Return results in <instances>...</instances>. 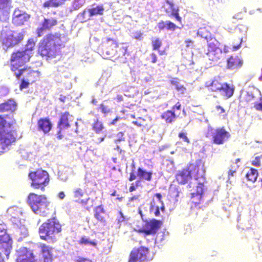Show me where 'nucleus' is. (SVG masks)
<instances>
[{
  "label": "nucleus",
  "mask_w": 262,
  "mask_h": 262,
  "mask_svg": "<svg viewBox=\"0 0 262 262\" xmlns=\"http://www.w3.org/2000/svg\"><path fill=\"white\" fill-rule=\"evenodd\" d=\"M259 157H256L254 160L252 161V164L255 166H260V160Z\"/></svg>",
  "instance_id": "obj_47"
},
{
  "label": "nucleus",
  "mask_w": 262,
  "mask_h": 262,
  "mask_svg": "<svg viewBox=\"0 0 262 262\" xmlns=\"http://www.w3.org/2000/svg\"><path fill=\"white\" fill-rule=\"evenodd\" d=\"M58 197L60 199H63L65 197L64 193L63 191H61L58 193Z\"/></svg>",
  "instance_id": "obj_62"
},
{
  "label": "nucleus",
  "mask_w": 262,
  "mask_h": 262,
  "mask_svg": "<svg viewBox=\"0 0 262 262\" xmlns=\"http://www.w3.org/2000/svg\"><path fill=\"white\" fill-rule=\"evenodd\" d=\"M139 181H136L135 185H134V184H132L131 185V186L129 187V191L130 192H133V191H135L136 189V188L139 186Z\"/></svg>",
  "instance_id": "obj_49"
},
{
  "label": "nucleus",
  "mask_w": 262,
  "mask_h": 262,
  "mask_svg": "<svg viewBox=\"0 0 262 262\" xmlns=\"http://www.w3.org/2000/svg\"><path fill=\"white\" fill-rule=\"evenodd\" d=\"M78 243L80 245L91 246L96 247L97 246V242L96 240H92L89 237L85 235H82L78 241Z\"/></svg>",
  "instance_id": "obj_31"
},
{
  "label": "nucleus",
  "mask_w": 262,
  "mask_h": 262,
  "mask_svg": "<svg viewBox=\"0 0 262 262\" xmlns=\"http://www.w3.org/2000/svg\"><path fill=\"white\" fill-rule=\"evenodd\" d=\"M52 124L48 118H41L37 121V129L44 134L48 133L52 129Z\"/></svg>",
  "instance_id": "obj_24"
},
{
  "label": "nucleus",
  "mask_w": 262,
  "mask_h": 262,
  "mask_svg": "<svg viewBox=\"0 0 262 262\" xmlns=\"http://www.w3.org/2000/svg\"><path fill=\"white\" fill-rule=\"evenodd\" d=\"M62 5L61 2H56L55 0H48L44 2L42 6L44 8L54 7L56 8Z\"/></svg>",
  "instance_id": "obj_37"
},
{
  "label": "nucleus",
  "mask_w": 262,
  "mask_h": 262,
  "mask_svg": "<svg viewBox=\"0 0 262 262\" xmlns=\"http://www.w3.org/2000/svg\"><path fill=\"white\" fill-rule=\"evenodd\" d=\"M150 56L151 59V62L152 63H155L157 61L158 58L156 54L152 52L150 54Z\"/></svg>",
  "instance_id": "obj_51"
},
{
  "label": "nucleus",
  "mask_w": 262,
  "mask_h": 262,
  "mask_svg": "<svg viewBox=\"0 0 262 262\" xmlns=\"http://www.w3.org/2000/svg\"><path fill=\"white\" fill-rule=\"evenodd\" d=\"M158 27L160 31L166 29L168 31H174L177 29L179 28L176 24L170 20L165 22L163 20L160 21L158 24Z\"/></svg>",
  "instance_id": "obj_29"
},
{
  "label": "nucleus",
  "mask_w": 262,
  "mask_h": 262,
  "mask_svg": "<svg viewBox=\"0 0 262 262\" xmlns=\"http://www.w3.org/2000/svg\"><path fill=\"white\" fill-rule=\"evenodd\" d=\"M170 17H174L176 20L182 25V18L179 14V9L178 8L173 9L171 13L169 15Z\"/></svg>",
  "instance_id": "obj_38"
},
{
  "label": "nucleus",
  "mask_w": 262,
  "mask_h": 262,
  "mask_svg": "<svg viewBox=\"0 0 262 262\" xmlns=\"http://www.w3.org/2000/svg\"><path fill=\"white\" fill-rule=\"evenodd\" d=\"M29 18V15L25 11L16 8L14 10L13 14L12 23L16 26H20L27 21Z\"/></svg>",
  "instance_id": "obj_19"
},
{
  "label": "nucleus",
  "mask_w": 262,
  "mask_h": 262,
  "mask_svg": "<svg viewBox=\"0 0 262 262\" xmlns=\"http://www.w3.org/2000/svg\"><path fill=\"white\" fill-rule=\"evenodd\" d=\"M94 217L103 225L107 224V220L109 218L108 214L105 212L102 205L96 206L94 209Z\"/></svg>",
  "instance_id": "obj_23"
},
{
  "label": "nucleus",
  "mask_w": 262,
  "mask_h": 262,
  "mask_svg": "<svg viewBox=\"0 0 262 262\" xmlns=\"http://www.w3.org/2000/svg\"><path fill=\"white\" fill-rule=\"evenodd\" d=\"M28 177L31 180V187L36 190L43 192L50 183V179L48 172L42 169H37L29 173Z\"/></svg>",
  "instance_id": "obj_10"
},
{
  "label": "nucleus",
  "mask_w": 262,
  "mask_h": 262,
  "mask_svg": "<svg viewBox=\"0 0 262 262\" xmlns=\"http://www.w3.org/2000/svg\"><path fill=\"white\" fill-rule=\"evenodd\" d=\"M243 64V60L241 56L231 55L226 59V68L230 70H237L240 69Z\"/></svg>",
  "instance_id": "obj_17"
},
{
  "label": "nucleus",
  "mask_w": 262,
  "mask_h": 262,
  "mask_svg": "<svg viewBox=\"0 0 262 262\" xmlns=\"http://www.w3.org/2000/svg\"><path fill=\"white\" fill-rule=\"evenodd\" d=\"M61 231L62 225L56 217L48 219L38 229L40 239L52 242L57 241L56 235Z\"/></svg>",
  "instance_id": "obj_5"
},
{
  "label": "nucleus",
  "mask_w": 262,
  "mask_h": 262,
  "mask_svg": "<svg viewBox=\"0 0 262 262\" xmlns=\"http://www.w3.org/2000/svg\"><path fill=\"white\" fill-rule=\"evenodd\" d=\"M73 116L68 112H64L60 114L57 125L58 129L57 133L58 139L60 140L64 137V130L71 127V122H73Z\"/></svg>",
  "instance_id": "obj_13"
},
{
  "label": "nucleus",
  "mask_w": 262,
  "mask_h": 262,
  "mask_svg": "<svg viewBox=\"0 0 262 262\" xmlns=\"http://www.w3.org/2000/svg\"><path fill=\"white\" fill-rule=\"evenodd\" d=\"M212 1L213 4H223L225 2L226 0H209Z\"/></svg>",
  "instance_id": "obj_60"
},
{
  "label": "nucleus",
  "mask_w": 262,
  "mask_h": 262,
  "mask_svg": "<svg viewBox=\"0 0 262 262\" xmlns=\"http://www.w3.org/2000/svg\"><path fill=\"white\" fill-rule=\"evenodd\" d=\"M178 137L182 139L183 140V141L184 142H186L187 143H190V140L188 139V138L187 137V134L186 133H183V132L179 133L178 134Z\"/></svg>",
  "instance_id": "obj_43"
},
{
  "label": "nucleus",
  "mask_w": 262,
  "mask_h": 262,
  "mask_svg": "<svg viewBox=\"0 0 262 262\" xmlns=\"http://www.w3.org/2000/svg\"><path fill=\"white\" fill-rule=\"evenodd\" d=\"M181 108V104L180 102H177L172 107L171 110H167L163 112L161 115L162 119L168 124L172 123L177 118V115L174 112L176 110H180Z\"/></svg>",
  "instance_id": "obj_18"
},
{
  "label": "nucleus",
  "mask_w": 262,
  "mask_h": 262,
  "mask_svg": "<svg viewBox=\"0 0 262 262\" xmlns=\"http://www.w3.org/2000/svg\"><path fill=\"white\" fill-rule=\"evenodd\" d=\"M90 16L94 15H102L104 11V8L102 5L97 6L96 7L92 8L88 10Z\"/></svg>",
  "instance_id": "obj_35"
},
{
  "label": "nucleus",
  "mask_w": 262,
  "mask_h": 262,
  "mask_svg": "<svg viewBox=\"0 0 262 262\" xmlns=\"http://www.w3.org/2000/svg\"><path fill=\"white\" fill-rule=\"evenodd\" d=\"M258 176V171L256 169L251 168L247 172L246 177L247 180L251 182H255Z\"/></svg>",
  "instance_id": "obj_34"
},
{
  "label": "nucleus",
  "mask_w": 262,
  "mask_h": 262,
  "mask_svg": "<svg viewBox=\"0 0 262 262\" xmlns=\"http://www.w3.org/2000/svg\"><path fill=\"white\" fill-rule=\"evenodd\" d=\"M16 124L13 114L0 115V155L16 142V132L13 129Z\"/></svg>",
  "instance_id": "obj_3"
},
{
  "label": "nucleus",
  "mask_w": 262,
  "mask_h": 262,
  "mask_svg": "<svg viewBox=\"0 0 262 262\" xmlns=\"http://www.w3.org/2000/svg\"><path fill=\"white\" fill-rule=\"evenodd\" d=\"M152 172H147L141 168H138L137 170V176L140 178L150 181L152 179Z\"/></svg>",
  "instance_id": "obj_32"
},
{
  "label": "nucleus",
  "mask_w": 262,
  "mask_h": 262,
  "mask_svg": "<svg viewBox=\"0 0 262 262\" xmlns=\"http://www.w3.org/2000/svg\"><path fill=\"white\" fill-rule=\"evenodd\" d=\"M75 262H92V261L88 258L78 257V258L76 259Z\"/></svg>",
  "instance_id": "obj_48"
},
{
  "label": "nucleus",
  "mask_w": 262,
  "mask_h": 262,
  "mask_svg": "<svg viewBox=\"0 0 262 262\" xmlns=\"http://www.w3.org/2000/svg\"><path fill=\"white\" fill-rule=\"evenodd\" d=\"M119 214L120 215V217L118 219V223H121V222H122L124 221L125 217L123 216L122 213L121 212H119Z\"/></svg>",
  "instance_id": "obj_58"
},
{
  "label": "nucleus",
  "mask_w": 262,
  "mask_h": 262,
  "mask_svg": "<svg viewBox=\"0 0 262 262\" xmlns=\"http://www.w3.org/2000/svg\"><path fill=\"white\" fill-rule=\"evenodd\" d=\"M236 172V169H230L228 171V180H230L232 177H234Z\"/></svg>",
  "instance_id": "obj_54"
},
{
  "label": "nucleus",
  "mask_w": 262,
  "mask_h": 262,
  "mask_svg": "<svg viewBox=\"0 0 262 262\" xmlns=\"http://www.w3.org/2000/svg\"><path fill=\"white\" fill-rule=\"evenodd\" d=\"M216 110L219 112L220 114H222L225 113V109L220 105H217L215 107Z\"/></svg>",
  "instance_id": "obj_55"
},
{
  "label": "nucleus",
  "mask_w": 262,
  "mask_h": 262,
  "mask_svg": "<svg viewBox=\"0 0 262 262\" xmlns=\"http://www.w3.org/2000/svg\"><path fill=\"white\" fill-rule=\"evenodd\" d=\"M148 253L149 250L148 248L141 246L132 250L129 257L141 262L147 259Z\"/></svg>",
  "instance_id": "obj_20"
},
{
  "label": "nucleus",
  "mask_w": 262,
  "mask_h": 262,
  "mask_svg": "<svg viewBox=\"0 0 262 262\" xmlns=\"http://www.w3.org/2000/svg\"><path fill=\"white\" fill-rule=\"evenodd\" d=\"M66 96H64V95H61L60 96V97H59V100L60 101L62 102H64L66 100Z\"/></svg>",
  "instance_id": "obj_61"
},
{
  "label": "nucleus",
  "mask_w": 262,
  "mask_h": 262,
  "mask_svg": "<svg viewBox=\"0 0 262 262\" xmlns=\"http://www.w3.org/2000/svg\"><path fill=\"white\" fill-rule=\"evenodd\" d=\"M243 39L242 38H238V43L237 45H234L232 46V50L233 51H236L239 49V48L241 46V44L242 43Z\"/></svg>",
  "instance_id": "obj_46"
},
{
  "label": "nucleus",
  "mask_w": 262,
  "mask_h": 262,
  "mask_svg": "<svg viewBox=\"0 0 262 262\" xmlns=\"http://www.w3.org/2000/svg\"><path fill=\"white\" fill-rule=\"evenodd\" d=\"M105 54H106V55H105V53H104V52H103V56H104V58H110L109 55H110V52L108 51L105 50Z\"/></svg>",
  "instance_id": "obj_63"
},
{
  "label": "nucleus",
  "mask_w": 262,
  "mask_h": 262,
  "mask_svg": "<svg viewBox=\"0 0 262 262\" xmlns=\"http://www.w3.org/2000/svg\"><path fill=\"white\" fill-rule=\"evenodd\" d=\"M57 24L58 20L56 17L45 18L41 23V27L36 29L37 36H42L45 31L52 30Z\"/></svg>",
  "instance_id": "obj_16"
},
{
  "label": "nucleus",
  "mask_w": 262,
  "mask_h": 262,
  "mask_svg": "<svg viewBox=\"0 0 262 262\" xmlns=\"http://www.w3.org/2000/svg\"><path fill=\"white\" fill-rule=\"evenodd\" d=\"M258 90L254 87L249 88L246 92L241 96L240 102L244 105L248 104L255 101Z\"/></svg>",
  "instance_id": "obj_21"
},
{
  "label": "nucleus",
  "mask_w": 262,
  "mask_h": 262,
  "mask_svg": "<svg viewBox=\"0 0 262 262\" xmlns=\"http://www.w3.org/2000/svg\"><path fill=\"white\" fill-rule=\"evenodd\" d=\"M27 203L35 213L45 217L49 214L47 210H49L50 202L45 195L30 193L27 198Z\"/></svg>",
  "instance_id": "obj_6"
},
{
  "label": "nucleus",
  "mask_w": 262,
  "mask_h": 262,
  "mask_svg": "<svg viewBox=\"0 0 262 262\" xmlns=\"http://www.w3.org/2000/svg\"><path fill=\"white\" fill-rule=\"evenodd\" d=\"M160 210H161L162 211H164V204H160L159 206L156 202V201L152 199V201L150 203V213L154 214L155 216H159L160 215Z\"/></svg>",
  "instance_id": "obj_28"
},
{
  "label": "nucleus",
  "mask_w": 262,
  "mask_h": 262,
  "mask_svg": "<svg viewBox=\"0 0 262 262\" xmlns=\"http://www.w3.org/2000/svg\"><path fill=\"white\" fill-rule=\"evenodd\" d=\"M140 194L135 195L130 197L128 201L130 203L138 204L140 203Z\"/></svg>",
  "instance_id": "obj_41"
},
{
  "label": "nucleus",
  "mask_w": 262,
  "mask_h": 262,
  "mask_svg": "<svg viewBox=\"0 0 262 262\" xmlns=\"http://www.w3.org/2000/svg\"><path fill=\"white\" fill-rule=\"evenodd\" d=\"M211 133L212 143L216 145L223 144L230 138L231 135L229 132L227 131L224 127L210 128Z\"/></svg>",
  "instance_id": "obj_15"
},
{
  "label": "nucleus",
  "mask_w": 262,
  "mask_h": 262,
  "mask_svg": "<svg viewBox=\"0 0 262 262\" xmlns=\"http://www.w3.org/2000/svg\"><path fill=\"white\" fill-rule=\"evenodd\" d=\"M35 43L32 38L27 41V47L13 52L11 56V70L16 72L19 68L28 62L33 56Z\"/></svg>",
  "instance_id": "obj_4"
},
{
  "label": "nucleus",
  "mask_w": 262,
  "mask_h": 262,
  "mask_svg": "<svg viewBox=\"0 0 262 262\" xmlns=\"http://www.w3.org/2000/svg\"><path fill=\"white\" fill-rule=\"evenodd\" d=\"M175 179L178 184L185 185L188 183L192 179V178L186 167L178 171L176 174Z\"/></svg>",
  "instance_id": "obj_22"
},
{
  "label": "nucleus",
  "mask_w": 262,
  "mask_h": 262,
  "mask_svg": "<svg viewBox=\"0 0 262 262\" xmlns=\"http://www.w3.org/2000/svg\"><path fill=\"white\" fill-rule=\"evenodd\" d=\"M41 257L49 261H53L52 248L50 246L42 244L40 245Z\"/></svg>",
  "instance_id": "obj_25"
},
{
  "label": "nucleus",
  "mask_w": 262,
  "mask_h": 262,
  "mask_svg": "<svg viewBox=\"0 0 262 262\" xmlns=\"http://www.w3.org/2000/svg\"><path fill=\"white\" fill-rule=\"evenodd\" d=\"M73 193L76 202L82 205H86L88 203V202L89 200V198L82 199V198H83L85 195V191L84 190L80 188H77L74 191Z\"/></svg>",
  "instance_id": "obj_27"
},
{
  "label": "nucleus",
  "mask_w": 262,
  "mask_h": 262,
  "mask_svg": "<svg viewBox=\"0 0 262 262\" xmlns=\"http://www.w3.org/2000/svg\"><path fill=\"white\" fill-rule=\"evenodd\" d=\"M154 196L156 197L159 201V203L160 204H164L163 201H162V194L160 193H156L154 194Z\"/></svg>",
  "instance_id": "obj_50"
},
{
  "label": "nucleus",
  "mask_w": 262,
  "mask_h": 262,
  "mask_svg": "<svg viewBox=\"0 0 262 262\" xmlns=\"http://www.w3.org/2000/svg\"><path fill=\"white\" fill-rule=\"evenodd\" d=\"M17 79H21L19 85L20 90L27 89L29 85L38 81L40 76V72L31 70L30 67H25L13 72Z\"/></svg>",
  "instance_id": "obj_9"
},
{
  "label": "nucleus",
  "mask_w": 262,
  "mask_h": 262,
  "mask_svg": "<svg viewBox=\"0 0 262 262\" xmlns=\"http://www.w3.org/2000/svg\"><path fill=\"white\" fill-rule=\"evenodd\" d=\"M162 225V221L155 219L149 221H145L142 228L138 229L137 231L143 233L144 236L156 234Z\"/></svg>",
  "instance_id": "obj_14"
},
{
  "label": "nucleus",
  "mask_w": 262,
  "mask_h": 262,
  "mask_svg": "<svg viewBox=\"0 0 262 262\" xmlns=\"http://www.w3.org/2000/svg\"><path fill=\"white\" fill-rule=\"evenodd\" d=\"M64 47L62 35L58 33H50L46 35L38 43L37 54L48 60L55 58Z\"/></svg>",
  "instance_id": "obj_1"
},
{
  "label": "nucleus",
  "mask_w": 262,
  "mask_h": 262,
  "mask_svg": "<svg viewBox=\"0 0 262 262\" xmlns=\"http://www.w3.org/2000/svg\"><path fill=\"white\" fill-rule=\"evenodd\" d=\"M24 34L23 32L9 31L3 32L1 39L3 45L7 48L13 47L24 39Z\"/></svg>",
  "instance_id": "obj_12"
},
{
  "label": "nucleus",
  "mask_w": 262,
  "mask_h": 262,
  "mask_svg": "<svg viewBox=\"0 0 262 262\" xmlns=\"http://www.w3.org/2000/svg\"><path fill=\"white\" fill-rule=\"evenodd\" d=\"M133 123L140 127H145L147 126V124L145 123V120L141 118H139L137 120L134 121Z\"/></svg>",
  "instance_id": "obj_42"
},
{
  "label": "nucleus",
  "mask_w": 262,
  "mask_h": 262,
  "mask_svg": "<svg viewBox=\"0 0 262 262\" xmlns=\"http://www.w3.org/2000/svg\"><path fill=\"white\" fill-rule=\"evenodd\" d=\"M92 127L93 130L97 133H100L103 129L102 123L98 119H96L94 121Z\"/></svg>",
  "instance_id": "obj_39"
},
{
  "label": "nucleus",
  "mask_w": 262,
  "mask_h": 262,
  "mask_svg": "<svg viewBox=\"0 0 262 262\" xmlns=\"http://www.w3.org/2000/svg\"><path fill=\"white\" fill-rule=\"evenodd\" d=\"M136 179V176L135 175V174L133 172H130L129 177L128 178V180L129 181H132L135 180Z\"/></svg>",
  "instance_id": "obj_57"
},
{
  "label": "nucleus",
  "mask_w": 262,
  "mask_h": 262,
  "mask_svg": "<svg viewBox=\"0 0 262 262\" xmlns=\"http://www.w3.org/2000/svg\"><path fill=\"white\" fill-rule=\"evenodd\" d=\"M185 42L186 43V47L187 48H189L190 47H193L194 41L191 39H188L185 40Z\"/></svg>",
  "instance_id": "obj_52"
},
{
  "label": "nucleus",
  "mask_w": 262,
  "mask_h": 262,
  "mask_svg": "<svg viewBox=\"0 0 262 262\" xmlns=\"http://www.w3.org/2000/svg\"><path fill=\"white\" fill-rule=\"evenodd\" d=\"M222 50V55L224 56L223 53L227 54L229 52V47L227 45H224Z\"/></svg>",
  "instance_id": "obj_56"
},
{
  "label": "nucleus",
  "mask_w": 262,
  "mask_h": 262,
  "mask_svg": "<svg viewBox=\"0 0 262 262\" xmlns=\"http://www.w3.org/2000/svg\"><path fill=\"white\" fill-rule=\"evenodd\" d=\"M205 86L212 92H219L227 98L231 97L234 93V89L229 84L222 82L218 78H214L211 81H207Z\"/></svg>",
  "instance_id": "obj_11"
},
{
  "label": "nucleus",
  "mask_w": 262,
  "mask_h": 262,
  "mask_svg": "<svg viewBox=\"0 0 262 262\" xmlns=\"http://www.w3.org/2000/svg\"><path fill=\"white\" fill-rule=\"evenodd\" d=\"M128 262H140L129 257Z\"/></svg>",
  "instance_id": "obj_64"
},
{
  "label": "nucleus",
  "mask_w": 262,
  "mask_h": 262,
  "mask_svg": "<svg viewBox=\"0 0 262 262\" xmlns=\"http://www.w3.org/2000/svg\"><path fill=\"white\" fill-rule=\"evenodd\" d=\"M117 50L116 52L119 54V56L125 55L128 54L127 52V46L124 43L118 45L117 46Z\"/></svg>",
  "instance_id": "obj_36"
},
{
  "label": "nucleus",
  "mask_w": 262,
  "mask_h": 262,
  "mask_svg": "<svg viewBox=\"0 0 262 262\" xmlns=\"http://www.w3.org/2000/svg\"><path fill=\"white\" fill-rule=\"evenodd\" d=\"M12 0H0V18L7 13V9L11 4Z\"/></svg>",
  "instance_id": "obj_33"
},
{
  "label": "nucleus",
  "mask_w": 262,
  "mask_h": 262,
  "mask_svg": "<svg viewBox=\"0 0 262 262\" xmlns=\"http://www.w3.org/2000/svg\"><path fill=\"white\" fill-rule=\"evenodd\" d=\"M100 108L102 112L104 113H106L109 112V110L107 109L106 107L103 104H101Z\"/></svg>",
  "instance_id": "obj_59"
},
{
  "label": "nucleus",
  "mask_w": 262,
  "mask_h": 262,
  "mask_svg": "<svg viewBox=\"0 0 262 262\" xmlns=\"http://www.w3.org/2000/svg\"><path fill=\"white\" fill-rule=\"evenodd\" d=\"M254 107L258 111H262V97L259 99V102H255L254 103Z\"/></svg>",
  "instance_id": "obj_44"
},
{
  "label": "nucleus",
  "mask_w": 262,
  "mask_h": 262,
  "mask_svg": "<svg viewBox=\"0 0 262 262\" xmlns=\"http://www.w3.org/2000/svg\"><path fill=\"white\" fill-rule=\"evenodd\" d=\"M162 46V41L159 38H156L151 40L152 49L154 51H158V53L160 55H166L167 53L165 49L160 50V48Z\"/></svg>",
  "instance_id": "obj_30"
},
{
  "label": "nucleus",
  "mask_w": 262,
  "mask_h": 262,
  "mask_svg": "<svg viewBox=\"0 0 262 262\" xmlns=\"http://www.w3.org/2000/svg\"><path fill=\"white\" fill-rule=\"evenodd\" d=\"M16 103L13 100H8L0 104V113L13 112L16 108Z\"/></svg>",
  "instance_id": "obj_26"
},
{
  "label": "nucleus",
  "mask_w": 262,
  "mask_h": 262,
  "mask_svg": "<svg viewBox=\"0 0 262 262\" xmlns=\"http://www.w3.org/2000/svg\"><path fill=\"white\" fill-rule=\"evenodd\" d=\"M117 140L121 141L124 140V133L122 132H120L117 134Z\"/></svg>",
  "instance_id": "obj_53"
},
{
  "label": "nucleus",
  "mask_w": 262,
  "mask_h": 262,
  "mask_svg": "<svg viewBox=\"0 0 262 262\" xmlns=\"http://www.w3.org/2000/svg\"><path fill=\"white\" fill-rule=\"evenodd\" d=\"M133 38L141 40L143 38V33L140 31L136 32L134 33Z\"/></svg>",
  "instance_id": "obj_45"
},
{
  "label": "nucleus",
  "mask_w": 262,
  "mask_h": 262,
  "mask_svg": "<svg viewBox=\"0 0 262 262\" xmlns=\"http://www.w3.org/2000/svg\"><path fill=\"white\" fill-rule=\"evenodd\" d=\"M205 30V28H201L200 32L203 33V31ZM207 41V52L206 55L209 60L213 62H217L220 60L224 59V56L222 55V50L220 48V42L214 37L213 36H203Z\"/></svg>",
  "instance_id": "obj_8"
},
{
  "label": "nucleus",
  "mask_w": 262,
  "mask_h": 262,
  "mask_svg": "<svg viewBox=\"0 0 262 262\" xmlns=\"http://www.w3.org/2000/svg\"><path fill=\"white\" fill-rule=\"evenodd\" d=\"M186 167L192 178H193L197 181H202L198 182L196 192L191 193V207H196L200 204L204 193V184L206 182L204 163L201 160L199 159L189 163Z\"/></svg>",
  "instance_id": "obj_2"
},
{
  "label": "nucleus",
  "mask_w": 262,
  "mask_h": 262,
  "mask_svg": "<svg viewBox=\"0 0 262 262\" xmlns=\"http://www.w3.org/2000/svg\"><path fill=\"white\" fill-rule=\"evenodd\" d=\"M13 240L5 225L0 224V262L8 259L13 249Z\"/></svg>",
  "instance_id": "obj_7"
},
{
  "label": "nucleus",
  "mask_w": 262,
  "mask_h": 262,
  "mask_svg": "<svg viewBox=\"0 0 262 262\" xmlns=\"http://www.w3.org/2000/svg\"><path fill=\"white\" fill-rule=\"evenodd\" d=\"M171 84L175 86L176 90L181 92H184L186 90V88L182 85L179 84L178 78H174L170 81Z\"/></svg>",
  "instance_id": "obj_40"
}]
</instances>
